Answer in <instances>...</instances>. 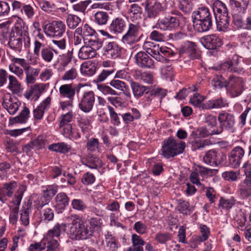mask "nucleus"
<instances>
[{"instance_id": "6ab92c4d", "label": "nucleus", "mask_w": 251, "mask_h": 251, "mask_svg": "<svg viewBox=\"0 0 251 251\" xmlns=\"http://www.w3.org/2000/svg\"><path fill=\"white\" fill-rule=\"evenodd\" d=\"M121 48L115 42H109L103 48L104 55L107 58H116L120 54Z\"/></svg>"}, {"instance_id": "680f3d73", "label": "nucleus", "mask_w": 251, "mask_h": 251, "mask_svg": "<svg viewBox=\"0 0 251 251\" xmlns=\"http://www.w3.org/2000/svg\"><path fill=\"white\" fill-rule=\"evenodd\" d=\"M131 241L134 247H143L145 244V242L141 236L135 233L132 235Z\"/></svg>"}, {"instance_id": "bb28decb", "label": "nucleus", "mask_w": 251, "mask_h": 251, "mask_svg": "<svg viewBox=\"0 0 251 251\" xmlns=\"http://www.w3.org/2000/svg\"><path fill=\"white\" fill-rule=\"evenodd\" d=\"M25 38L15 35L14 33H13L12 35L8 41V45L11 49L20 51L23 47V40L25 42Z\"/></svg>"}, {"instance_id": "9d476101", "label": "nucleus", "mask_w": 251, "mask_h": 251, "mask_svg": "<svg viewBox=\"0 0 251 251\" xmlns=\"http://www.w3.org/2000/svg\"><path fill=\"white\" fill-rule=\"evenodd\" d=\"M245 82L241 77L229 76L227 91L230 93L232 97L239 96L243 92Z\"/></svg>"}, {"instance_id": "4d7b16f0", "label": "nucleus", "mask_w": 251, "mask_h": 251, "mask_svg": "<svg viewBox=\"0 0 251 251\" xmlns=\"http://www.w3.org/2000/svg\"><path fill=\"white\" fill-rule=\"evenodd\" d=\"M178 7L186 14L190 13L192 9V3L189 2V0H182Z\"/></svg>"}, {"instance_id": "052dcab7", "label": "nucleus", "mask_w": 251, "mask_h": 251, "mask_svg": "<svg viewBox=\"0 0 251 251\" xmlns=\"http://www.w3.org/2000/svg\"><path fill=\"white\" fill-rule=\"evenodd\" d=\"M76 70L75 69L73 68L65 73L64 75L62 77V79L63 80H74L76 78Z\"/></svg>"}, {"instance_id": "393cba45", "label": "nucleus", "mask_w": 251, "mask_h": 251, "mask_svg": "<svg viewBox=\"0 0 251 251\" xmlns=\"http://www.w3.org/2000/svg\"><path fill=\"white\" fill-rule=\"evenodd\" d=\"M29 109L28 107L24 106V109L20 113L15 117H10L9 121V125H13L15 124H24L26 122L29 115Z\"/></svg>"}, {"instance_id": "774afa93", "label": "nucleus", "mask_w": 251, "mask_h": 251, "mask_svg": "<svg viewBox=\"0 0 251 251\" xmlns=\"http://www.w3.org/2000/svg\"><path fill=\"white\" fill-rule=\"evenodd\" d=\"M251 186L247 185H241L239 189V192L242 198H248L251 195Z\"/></svg>"}, {"instance_id": "de8ad7c7", "label": "nucleus", "mask_w": 251, "mask_h": 251, "mask_svg": "<svg viewBox=\"0 0 251 251\" xmlns=\"http://www.w3.org/2000/svg\"><path fill=\"white\" fill-rule=\"evenodd\" d=\"M208 141L207 140H194L191 141L192 149L193 151L197 150H201L206 146L208 145Z\"/></svg>"}, {"instance_id": "2f4dec72", "label": "nucleus", "mask_w": 251, "mask_h": 251, "mask_svg": "<svg viewBox=\"0 0 251 251\" xmlns=\"http://www.w3.org/2000/svg\"><path fill=\"white\" fill-rule=\"evenodd\" d=\"M66 225L64 224H56L53 229L50 230L47 233V238H52L54 237H58L62 231L66 229Z\"/></svg>"}, {"instance_id": "1a4fd4ad", "label": "nucleus", "mask_w": 251, "mask_h": 251, "mask_svg": "<svg viewBox=\"0 0 251 251\" xmlns=\"http://www.w3.org/2000/svg\"><path fill=\"white\" fill-rule=\"evenodd\" d=\"M203 160L207 164L217 166L220 164L225 163L226 156L222 152L211 150L206 153Z\"/></svg>"}, {"instance_id": "c85d7f7f", "label": "nucleus", "mask_w": 251, "mask_h": 251, "mask_svg": "<svg viewBox=\"0 0 251 251\" xmlns=\"http://www.w3.org/2000/svg\"><path fill=\"white\" fill-rule=\"evenodd\" d=\"M85 222L89 226V229L92 232V236L95 231H99L101 229L102 221L99 217H92L85 220Z\"/></svg>"}, {"instance_id": "f03ea898", "label": "nucleus", "mask_w": 251, "mask_h": 251, "mask_svg": "<svg viewBox=\"0 0 251 251\" xmlns=\"http://www.w3.org/2000/svg\"><path fill=\"white\" fill-rule=\"evenodd\" d=\"M213 11L217 29L225 31L228 27L230 19L226 5L220 0L216 1L213 4Z\"/></svg>"}, {"instance_id": "39448f33", "label": "nucleus", "mask_w": 251, "mask_h": 251, "mask_svg": "<svg viewBox=\"0 0 251 251\" xmlns=\"http://www.w3.org/2000/svg\"><path fill=\"white\" fill-rule=\"evenodd\" d=\"M219 126L215 127L216 132L220 134L224 130L233 132L235 130V118L234 114L222 111L218 116Z\"/></svg>"}, {"instance_id": "0eeeda50", "label": "nucleus", "mask_w": 251, "mask_h": 251, "mask_svg": "<svg viewBox=\"0 0 251 251\" xmlns=\"http://www.w3.org/2000/svg\"><path fill=\"white\" fill-rule=\"evenodd\" d=\"M43 29L47 36L61 37L65 33L66 25L61 21H53L44 25Z\"/></svg>"}, {"instance_id": "72a5a7b5", "label": "nucleus", "mask_w": 251, "mask_h": 251, "mask_svg": "<svg viewBox=\"0 0 251 251\" xmlns=\"http://www.w3.org/2000/svg\"><path fill=\"white\" fill-rule=\"evenodd\" d=\"M53 51L57 53V51L51 48L43 46L42 49L41 55L42 59L47 62H50L51 61L53 56Z\"/></svg>"}, {"instance_id": "864d4df0", "label": "nucleus", "mask_w": 251, "mask_h": 251, "mask_svg": "<svg viewBox=\"0 0 251 251\" xmlns=\"http://www.w3.org/2000/svg\"><path fill=\"white\" fill-rule=\"evenodd\" d=\"M204 100L203 96L200 95L199 93H195L193 96L190 99V103L195 106L201 108V105L202 101Z\"/></svg>"}, {"instance_id": "7c9ffc66", "label": "nucleus", "mask_w": 251, "mask_h": 251, "mask_svg": "<svg viewBox=\"0 0 251 251\" xmlns=\"http://www.w3.org/2000/svg\"><path fill=\"white\" fill-rule=\"evenodd\" d=\"M17 184L15 181L4 183L2 188H0V196L11 197L13 194L14 189L16 187Z\"/></svg>"}, {"instance_id": "5fc2aeb1", "label": "nucleus", "mask_w": 251, "mask_h": 251, "mask_svg": "<svg viewBox=\"0 0 251 251\" xmlns=\"http://www.w3.org/2000/svg\"><path fill=\"white\" fill-rule=\"evenodd\" d=\"M41 8L46 12H50L55 8V5L54 3L47 1L43 0L39 3Z\"/></svg>"}, {"instance_id": "423d86ee", "label": "nucleus", "mask_w": 251, "mask_h": 251, "mask_svg": "<svg viewBox=\"0 0 251 251\" xmlns=\"http://www.w3.org/2000/svg\"><path fill=\"white\" fill-rule=\"evenodd\" d=\"M141 30V27L138 24H129L127 30L123 36L122 41L130 45L138 42L140 39Z\"/></svg>"}, {"instance_id": "49530a36", "label": "nucleus", "mask_w": 251, "mask_h": 251, "mask_svg": "<svg viewBox=\"0 0 251 251\" xmlns=\"http://www.w3.org/2000/svg\"><path fill=\"white\" fill-rule=\"evenodd\" d=\"M98 89L104 95H119V94L115 90L111 88L110 86L103 85L98 84Z\"/></svg>"}, {"instance_id": "bf43d9fd", "label": "nucleus", "mask_w": 251, "mask_h": 251, "mask_svg": "<svg viewBox=\"0 0 251 251\" xmlns=\"http://www.w3.org/2000/svg\"><path fill=\"white\" fill-rule=\"evenodd\" d=\"M90 1L85 0L81 1L76 4H74L73 8L75 11L85 13L87 7L90 3Z\"/></svg>"}, {"instance_id": "412c9836", "label": "nucleus", "mask_w": 251, "mask_h": 251, "mask_svg": "<svg viewBox=\"0 0 251 251\" xmlns=\"http://www.w3.org/2000/svg\"><path fill=\"white\" fill-rule=\"evenodd\" d=\"M69 198L63 192L59 193L55 198V207L58 213L62 212L69 204Z\"/></svg>"}, {"instance_id": "a19ab883", "label": "nucleus", "mask_w": 251, "mask_h": 251, "mask_svg": "<svg viewBox=\"0 0 251 251\" xmlns=\"http://www.w3.org/2000/svg\"><path fill=\"white\" fill-rule=\"evenodd\" d=\"M178 204V211L180 213L183 214H187V210H189L190 212H192L193 208H190V203L188 201H186L183 199H179L177 200Z\"/></svg>"}, {"instance_id": "09e8293b", "label": "nucleus", "mask_w": 251, "mask_h": 251, "mask_svg": "<svg viewBox=\"0 0 251 251\" xmlns=\"http://www.w3.org/2000/svg\"><path fill=\"white\" fill-rule=\"evenodd\" d=\"M20 13L25 14L26 17L29 19H32L35 14L33 7L30 4L25 3H24Z\"/></svg>"}, {"instance_id": "2eb2a0df", "label": "nucleus", "mask_w": 251, "mask_h": 251, "mask_svg": "<svg viewBox=\"0 0 251 251\" xmlns=\"http://www.w3.org/2000/svg\"><path fill=\"white\" fill-rule=\"evenodd\" d=\"M200 42L206 49L217 50L223 45L222 39L216 34H210L203 36Z\"/></svg>"}, {"instance_id": "6e6d98bb", "label": "nucleus", "mask_w": 251, "mask_h": 251, "mask_svg": "<svg viewBox=\"0 0 251 251\" xmlns=\"http://www.w3.org/2000/svg\"><path fill=\"white\" fill-rule=\"evenodd\" d=\"M107 107L111 123L115 126H119L120 124V121L117 113H116L114 108L111 106L109 105Z\"/></svg>"}, {"instance_id": "e2e57ef3", "label": "nucleus", "mask_w": 251, "mask_h": 251, "mask_svg": "<svg viewBox=\"0 0 251 251\" xmlns=\"http://www.w3.org/2000/svg\"><path fill=\"white\" fill-rule=\"evenodd\" d=\"M147 229V226L141 221L136 222L133 226V229L140 234H143L145 233L146 232Z\"/></svg>"}, {"instance_id": "69168bd1", "label": "nucleus", "mask_w": 251, "mask_h": 251, "mask_svg": "<svg viewBox=\"0 0 251 251\" xmlns=\"http://www.w3.org/2000/svg\"><path fill=\"white\" fill-rule=\"evenodd\" d=\"M11 3L12 11L15 13L19 14L24 5L21 1L17 0H10Z\"/></svg>"}, {"instance_id": "5701e85b", "label": "nucleus", "mask_w": 251, "mask_h": 251, "mask_svg": "<svg viewBox=\"0 0 251 251\" xmlns=\"http://www.w3.org/2000/svg\"><path fill=\"white\" fill-rule=\"evenodd\" d=\"M11 24L10 20L0 24V40L3 43L8 41L14 33L9 25Z\"/></svg>"}, {"instance_id": "603ef678", "label": "nucleus", "mask_w": 251, "mask_h": 251, "mask_svg": "<svg viewBox=\"0 0 251 251\" xmlns=\"http://www.w3.org/2000/svg\"><path fill=\"white\" fill-rule=\"evenodd\" d=\"M198 132H199V137L200 138H205L208 137L210 135H218L216 132V128H214L213 129H207L206 127H201L198 128Z\"/></svg>"}, {"instance_id": "c03bdc74", "label": "nucleus", "mask_w": 251, "mask_h": 251, "mask_svg": "<svg viewBox=\"0 0 251 251\" xmlns=\"http://www.w3.org/2000/svg\"><path fill=\"white\" fill-rule=\"evenodd\" d=\"M107 240L106 243V247L110 251H117L119 247L118 242L115 237L112 235H109L106 238Z\"/></svg>"}, {"instance_id": "f257e3e1", "label": "nucleus", "mask_w": 251, "mask_h": 251, "mask_svg": "<svg viewBox=\"0 0 251 251\" xmlns=\"http://www.w3.org/2000/svg\"><path fill=\"white\" fill-rule=\"evenodd\" d=\"M192 18L194 28L199 32L207 31L212 26V15L206 7H201L193 12Z\"/></svg>"}, {"instance_id": "338daca9", "label": "nucleus", "mask_w": 251, "mask_h": 251, "mask_svg": "<svg viewBox=\"0 0 251 251\" xmlns=\"http://www.w3.org/2000/svg\"><path fill=\"white\" fill-rule=\"evenodd\" d=\"M95 177L94 176L89 172L84 174L81 178L82 182L85 185H89L94 182Z\"/></svg>"}, {"instance_id": "ddd939ff", "label": "nucleus", "mask_w": 251, "mask_h": 251, "mask_svg": "<svg viewBox=\"0 0 251 251\" xmlns=\"http://www.w3.org/2000/svg\"><path fill=\"white\" fill-rule=\"evenodd\" d=\"M95 95L93 91H89L84 93L78 104L79 108L85 113L90 112L94 105Z\"/></svg>"}, {"instance_id": "0e129e2a", "label": "nucleus", "mask_w": 251, "mask_h": 251, "mask_svg": "<svg viewBox=\"0 0 251 251\" xmlns=\"http://www.w3.org/2000/svg\"><path fill=\"white\" fill-rule=\"evenodd\" d=\"M72 117L73 113L72 112H69L66 114L62 115L61 117V120L59 124V127H62L68 125V124L72 121Z\"/></svg>"}, {"instance_id": "b1692460", "label": "nucleus", "mask_w": 251, "mask_h": 251, "mask_svg": "<svg viewBox=\"0 0 251 251\" xmlns=\"http://www.w3.org/2000/svg\"><path fill=\"white\" fill-rule=\"evenodd\" d=\"M125 26V21L121 17H117L112 21L108 29L114 33H120L124 30Z\"/></svg>"}, {"instance_id": "473e14b6", "label": "nucleus", "mask_w": 251, "mask_h": 251, "mask_svg": "<svg viewBox=\"0 0 251 251\" xmlns=\"http://www.w3.org/2000/svg\"><path fill=\"white\" fill-rule=\"evenodd\" d=\"M81 20V19L77 16L69 14L67 15L66 18V24L67 26L72 29H75L80 23Z\"/></svg>"}, {"instance_id": "c9c22d12", "label": "nucleus", "mask_w": 251, "mask_h": 251, "mask_svg": "<svg viewBox=\"0 0 251 251\" xmlns=\"http://www.w3.org/2000/svg\"><path fill=\"white\" fill-rule=\"evenodd\" d=\"M9 84V89H11L13 93L18 94L22 90L21 84L17 81L16 78L13 75L8 76Z\"/></svg>"}, {"instance_id": "cd10ccee", "label": "nucleus", "mask_w": 251, "mask_h": 251, "mask_svg": "<svg viewBox=\"0 0 251 251\" xmlns=\"http://www.w3.org/2000/svg\"><path fill=\"white\" fill-rule=\"evenodd\" d=\"M195 47L196 46L194 43L189 42L182 48L180 53H185L189 58L195 59L198 58L199 56Z\"/></svg>"}, {"instance_id": "20e7f679", "label": "nucleus", "mask_w": 251, "mask_h": 251, "mask_svg": "<svg viewBox=\"0 0 251 251\" xmlns=\"http://www.w3.org/2000/svg\"><path fill=\"white\" fill-rule=\"evenodd\" d=\"M185 148V142H177L172 137H169L163 141L161 149L162 155L166 158L169 159L182 153Z\"/></svg>"}, {"instance_id": "a878e982", "label": "nucleus", "mask_w": 251, "mask_h": 251, "mask_svg": "<svg viewBox=\"0 0 251 251\" xmlns=\"http://www.w3.org/2000/svg\"><path fill=\"white\" fill-rule=\"evenodd\" d=\"M24 192L25 190H23L22 188H19L15 192L14 199H13V202L15 206L10 207V214L18 215L19 205L21 204Z\"/></svg>"}, {"instance_id": "4c0bfd02", "label": "nucleus", "mask_w": 251, "mask_h": 251, "mask_svg": "<svg viewBox=\"0 0 251 251\" xmlns=\"http://www.w3.org/2000/svg\"><path fill=\"white\" fill-rule=\"evenodd\" d=\"M213 86L218 89H221L223 88H226L227 89L228 80H226L222 75H217L213 79Z\"/></svg>"}, {"instance_id": "13d9d810", "label": "nucleus", "mask_w": 251, "mask_h": 251, "mask_svg": "<svg viewBox=\"0 0 251 251\" xmlns=\"http://www.w3.org/2000/svg\"><path fill=\"white\" fill-rule=\"evenodd\" d=\"M235 204V200L233 199L230 200L224 199L221 198L219 203L218 204L219 207H222L223 208L229 209L231 208L232 206Z\"/></svg>"}, {"instance_id": "7ed1b4c3", "label": "nucleus", "mask_w": 251, "mask_h": 251, "mask_svg": "<svg viewBox=\"0 0 251 251\" xmlns=\"http://www.w3.org/2000/svg\"><path fill=\"white\" fill-rule=\"evenodd\" d=\"M71 238L76 240H86L91 238L92 232L89 229V226L85 221L79 218L74 220L70 227Z\"/></svg>"}, {"instance_id": "6e6552de", "label": "nucleus", "mask_w": 251, "mask_h": 251, "mask_svg": "<svg viewBox=\"0 0 251 251\" xmlns=\"http://www.w3.org/2000/svg\"><path fill=\"white\" fill-rule=\"evenodd\" d=\"M162 8L161 4L156 0H147L145 6L146 18L154 20L158 19Z\"/></svg>"}, {"instance_id": "3c124183", "label": "nucleus", "mask_w": 251, "mask_h": 251, "mask_svg": "<svg viewBox=\"0 0 251 251\" xmlns=\"http://www.w3.org/2000/svg\"><path fill=\"white\" fill-rule=\"evenodd\" d=\"M97 35V33L94 29L92 28L88 24H85L83 27V38L84 41L86 38L89 39Z\"/></svg>"}, {"instance_id": "dca6fc26", "label": "nucleus", "mask_w": 251, "mask_h": 251, "mask_svg": "<svg viewBox=\"0 0 251 251\" xmlns=\"http://www.w3.org/2000/svg\"><path fill=\"white\" fill-rule=\"evenodd\" d=\"M83 86L82 84L79 83L75 89L71 84H63L59 87V93L62 96L69 99L71 102H73L75 91L78 93L80 89Z\"/></svg>"}, {"instance_id": "a18cd8bd", "label": "nucleus", "mask_w": 251, "mask_h": 251, "mask_svg": "<svg viewBox=\"0 0 251 251\" xmlns=\"http://www.w3.org/2000/svg\"><path fill=\"white\" fill-rule=\"evenodd\" d=\"M30 90H31L34 97H35V100L38 99L41 94L44 91V85L41 84H35L31 86Z\"/></svg>"}, {"instance_id": "aec40b11", "label": "nucleus", "mask_w": 251, "mask_h": 251, "mask_svg": "<svg viewBox=\"0 0 251 251\" xmlns=\"http://www.w3.org/2000/svg\"><path fill=\"white\" fill-rule=\"evenodd\" d=\"M51 99L50 97L47 98L42 103L33 110V117L35 120H41L46 111L48 110L50 106Z\"/></svg>"}, {"instance_id": "58836bf2", "label": "nucleus", "mask_w": 251, "mask_h": 251, "mask_svg": "<svg viewBox=\"0 0 251 251\" xmlns=\"http://www.w3.org/2000/svg\"><path fill=\"white\" fill-rule=\"evenodd\" d=\"M250 0H230V4L231 6L234 5L240 11H244L246 9Z\"/></svg>"}, {"instance_id": "37998d69", "label": "nucleus", "mask_w": 251, "mask_h": 251, "mask_svg": "<svg viewBox=\"0 0 251 251\" xmlns=\"http://www.w3.org/2000/svg\"><path fill=\"white\" fill-rule=\"evenodd\" d=\"M50 201L49 198H47L43 195L39 197L37 200L34 201L35 204L34 206L37 211H40L45 205L48 204Z\"/></svg>"}, {"instance_id": "e433bc0d", "label": "nucleus", "mask_w": 251, "mask_h": 251, "mask_svg": "<svg viewBox=\"0 0 251 251\" xmlns=\"http://www.w3.org/2000/svg\"><path fill=\"white\" fill-rule=\"evenodd\" d=\"M54 216L53 210L51 208H47L41 212L40 218L41 221L48 223L53 219Z\"/></svg>"}, {"instance_id": "a211bd4d", "label": "nucleus", "mask_w": 251, "mask_h": 251, "mask_svg": "<svg viewBox=\"0 0 251 251\" xmlns=\"http://www.w3.org/2000/svg\"><path fill=\"white\" fill-rule=\"evenodd\" d=\"M12 31H13L14 34L20 37H23L27 39V44L30 43V38L28 35V27L25 25V24L20 19V20L17 21L12 27Z\"/></svg>"}, {"instance_id": "79ce46f5", "label": "nucleus", "mask_w": 251, "mask_h": 251, "mask_svg": "<svg viewBox=\"0 0 251 251\" xmlns=\"http://www.w3.org/2000/svg\"><path fill=\"white\" fill-rule=\"evenodd\" d=\"M147 53L151 56L155 58L157 61L160 62H166L167 59L165 58V57L160 54L159 51V48L158 47L157 50L154 49L149 48L147 50Z\"/></svg>"}, {"instance_id": "8fccbe9b", "label": "nucleus", "mask_w": 251, "mask_h": 251, "mask_svg": "<svg viewBox=\"0 0 251 251\" xmlns=\"http://www.w3.org/2000/svg\"><path fill=\"white\" fill-rule=\"evenodd\" d=\"M71 205L73 209L80 211H84L87 207L86 204L80 199H74Z\"/></svg>"}, {"instance_id": "ea45409f", "label": "nucleus", "mask_w": 251, "mask_h": 251, "mask_svg": "<svg viewBox=\"0 0 251 251\" xmlns=\"http://www.w3.org/2000/svg\"><path fill=\"white\" fill-rule=\"evenodd\" d=\"M108 18V15L106 12L99 11L95 14V21L100 25L105 24Z\"/></svg>"}, {"instance_id": "f8f14e48", "label": "nucleus", "mask_w": 251, "mask_h": 251, "mask_svg": "<svg viewBox=\"0 0 251 251\" xmlns=\"http://www.w3.org/2000/svg\"><path fill=\"white\" fill-rule=\"evenodd\" d=\"M180 25L179 18L176 16L168 15L158 20L157 25L159 28L164 31L175 30Z\"/></svg>"}, {"instance_id": "4be33fe9", "label": "nucleus", "mask_w": 251, "mask_h": 251, "mask_svg": "<svg viewBox=\"0 0 251 251\" xmlns=\"http://www.w3.org/2000/svg\"><path fill=\"white\" fill-rule=\"evenodd\" d=\"M130 85L134 96L137 99L140 98L144 94H148L150 90V87H146L133 80L130 81Z\"/></svg>"}, {"instance_id": "c756f323", "label": "nucleus", "mask_w": 251, "mask_h": 251, "mask_svg": "<svg viewBox=\"0 0 251 251\" xmlns=\"http://www.w3.org/2000/svg\"><path fill=\"white\" fill-rule=\"evenodd\" d=\"M97 54L96 51L92 49L90 46H83L78 52V57L80 59L85 60L94 57Z\"/></svg>"}, {"instance_id": "4468645a", "label": "nucleus", "mask_w": 251, "mask_h": 251, "mask_svg": "<svg viewBox=\"0 0 251 251\" xmlns=\"http://www.w3.org/2000/svg\"><path fill=\"white\" fill-rule=\"evenodd\" d=\"M21 104V102L17 98L12 97L9 94L4 95L3 97L2 105L10 115H14L18 110Z\"/></svg>"}, {"instance_id": "f704fd0d", "label": "nucleus", "mask_w": 251, "mask_h": 251, "mask_svg": "<svg viewBox=\"0 0 251 251\" xmlns=\"http://www.w3.org/2000/svg\"><path fill=\"white\" fill-rule=\"evenodd\" d=\"M84 43L87 44L88 46H90L92 49L95 50V51L99 50L102 46V42L97 37V35L89 39L86 38Z\"/></svg>"}, {"instance_id": "f3484780", "label": "nucleus", "mask_w": 251, "mask_h": 251, "mask_svg": "<svg viewBox=\"0 0 251 251\" xmlns=\"http://www.w3.org/2000/svg\"><path fill=\"white\" fill-rule=\"evenodd\" d=\"M135 57L136 63L139 67L146 69L153 68V60L146 52L140 51L136 54Z\"/></svg>"}, {"instance_id": "9b49d317", "label": "nucleus", "mask_w": 251, "mask_h": 251, "mask_svg": "<svg viewBox=\"0 0 251 251\" xmlns=\"http://www.w3.org/2000/svg\"><path fill=\"white\" fill-rule=\"evenodd\" d=\"M245 153V149L240 146L233 148L228 154V165L233 168H238Z\"/></svg>"}]
</instances>
